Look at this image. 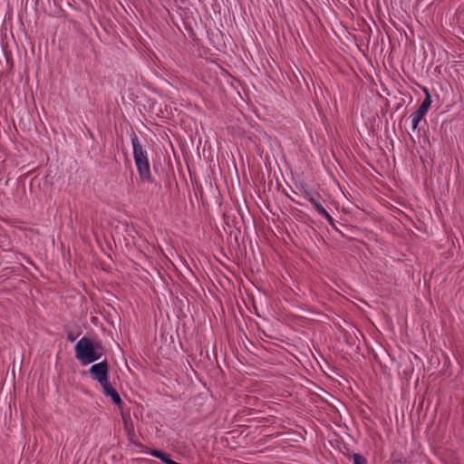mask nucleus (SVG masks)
<instances>
[{
	"label": "nucleus",
	"mask_w": 464,
	"mask_h": 464,
	"mask_svg": "<svg viewBox=\"0 0 464 464\" xmlns=\"http://www.w3.org/2000/svg\"><path fill=\"white\" fill-rule=\"evenodd\" d=\"M75 357L82 365L100 360L105 349L100 341H92L88 337L81 338L74 347Z\"/></svg>",
	"instance_id": "1"
},
{
	"label": "nucleus",
	"mask_w": 464,
	"mask_h": 464,
	"mask_svg": "<svg viewBox=\"0 0 464 464\" xmlns=\"http://www.w3.org/2000/svg\"><path fill=\"white\" fill-rule=\"evenodd\" d=\"M131 143L133 148V158L140 180L142 182L154 183L147 151L143 150L138 136L134 132L131 136Z\"/></svg>",
	"instance_id": "2"
},
{
	"label": "nucleus",
	"mask_w": 464,
	"mask_h": 464,
	"mask_svg": "<svg viewBox=\"0 0 464 464\" xmlns=\"http://www.w3.org/2000/svg\"><path fill=\"white\" fill-rule=\"evenodd\" d=\"M422 91L425 93V98L421 102L420 106L419 107V109L411 114V126L413 130L418 129L420 121L425 116L431 104V96L428 88L423 87Z\"/></svg>",
	"instance_id": "3"
},
{
	"label": "nucleus",
	"mask_w": 464,
	"mask_h": 464,
	"mask_svg": "<svg viewBox=\"0 0 464 464\" xmlns=\"http://www.w3.org/2000/svg\"><path fill=\"white\" fill-rule=\"evenodd\" d=\"M109 366L106 361L92 364L89 370L90 375L101 385L108 382Z\"/></svg>",
	"instance_id": "4"
},
{
	"label": "nucleus",
	"mask_w": 464,
	"mask_h": 464,
	"mask_svg": "<svg viewBox=\"0 0 464 464\" xmlns=\"http://www.w3.org/2000/svg\"><path fill=\"white\" fill-rule=\"evenodd\" d=\"M101 386L102 387L103 393L106 396L111 397L112 401L116 405L121 406L122 404V400H121L120 394L109 382H106L105 383L102 384Z\"/></svg>",
	"instance_id": "5"
},
{
	"label": "nucleus",
	"mask_w": 464,
	"mask_h": 464,
	"mask_svg": "<svg viewBox=\"0 0 464 464\" xmlns=\"http://www.w3.org/2000/svg\"><path fill=\"white\" fill-rule=\"evenodd\" d=\"M312 199L313 200L310 203L313 205L314 208L317 211V213L322 217L328 216V212L326 211V209L324 208V206L321 203V201H322L321 195L319 194L318 198H314Z\"/></svg>",
	"instance_id": "6"
},
{
	"label": "nucleus",
	"mask_w": 464,
	"mask_h": 464,
	"mask_svg": "<svg viewBox=\"0 0 464 464\" xmlns=\"http://www.w3.org/2000/svg\"><path fill=\"white\" fill-rule=\"evenodd\" d=\"M351 459L353 464H368L366 458L359 453L352 454Z\"/></svg>",
	"instance_id": "7"
},
{
	"label": "nucleus",
	"mask_w": 464,
	"mask_h": 464,
	"mask_svg": "<svg viewBox=\"0 0 464 464\" xmlns=\"http://www.w3.org/2000/svg\"><path fill=\"white\" fill-rule=\"evenodd\" d=\"M303 193V196L304 198L308 200L309 202H311L313 199L312 198H318V195L319 193L316 192V191H313V190H310V189H304L302 191Z\"/></svg>",
	"instance_id": "8"
},
{
	"label": "nucleus",
	"mask_w": 464,
	"mask_h": 464,
	"mask_svg": "<svg viewBox=\"0 0 464 464\" xmlns=\"http://www.w3.org/2000/svg\"><path fill=\"white\" fill-rule=\"evenodd\" d=\"M163 457L160 458V460L163 461L165 464H176L177 462L172 460L170 458H169V455L167 454V453H163L162 454Z\"/></svg>",
	"instance_id": "9"
},
{
	"label": "nucleus",
	"mask_w": 464,
	"mask_h": 464,
	"mask_svg": "<svg viewBox=\"0 0 464 464\" xmlns=\"http://www.w3.org/2000/svg\"><path fill=\"white\" fill-rule=\"evenodd\" d=\"M324 218H326V220L328 221V223L330 224V226L335 229V230H338V228L336 227L335 226V223H334V218L331 217V215L328 213V216H323Z\"/></svg>",
	"instance_id": "10"
},
{
	"label": "nucleus",
	"mask_w": 464,
	"mask_h": 464,
	"mask_svg": "<svg viewBox=\"0 0 464 464\" xmlns=\"http://www.w3.org/2000/svg\"><path fill=\"white\" fill-rule=\"evenodd\" d=\"M163 453H164L163 451H161V450H151L150 451V454L151 456H153V457H155V458H158V459H160V458H161V457H163V456H162V454H163Z\"/></svg>",
	"instance_id": "11"
},
{
	"label": "nucleus",
	"mask_w": 464,
	"mask_h": 464,
	"mask_svg": "<svg viewBox=\"0 0 464 464\" xmlns=\"http://www.w3.org/2000/svg\"><path fill=\"white\" fill-rule=\"evenodd\" d=\"M75 339H76V336L73 334V333L69 332V333L67 334V340H68L69 342L72 343V342H74V341H75Z\"/></svg>",
	"instance_id": "12"
}]
</instances>
